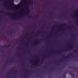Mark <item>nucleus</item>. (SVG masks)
<instances>
[{
	"label": "nucleus",
	"mask_w": 78,
	"mask_h": 78,
	"mask_svg": "<svg viewBox=\"0 0 78 78\" xmlns=\"http://www.w3.org/2000/svg\"><path fill=\"white\" fill-rule=\"evenodd\" d=\"M22 1H24V0H21V2H22Z\"/></svg>",
	"instance_id": "f03ea898"
},
{
	"label": "nucleus",
	"mask_w": 78,
	"mask_h": 78,
	"mask_svg": "<svg viewBox=\"0 0 78 78\" xmlns=\"http://www.w3.org/2000/svg\"><path fill=\"white\" fill-rule=\"evenodd\" d=\"M18 8H19V6H16V9Z\"/></svg>",
	"instance_id": "f257e3e1"
}]
</instances>
